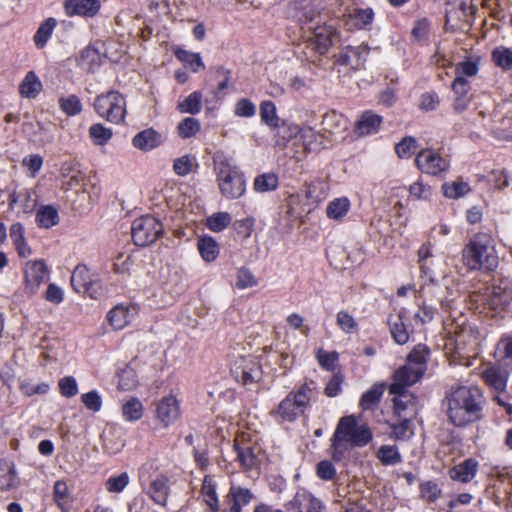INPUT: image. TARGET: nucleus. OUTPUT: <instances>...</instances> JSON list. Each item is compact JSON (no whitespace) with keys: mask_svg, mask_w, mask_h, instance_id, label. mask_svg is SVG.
I'll list each match as a JSON object with an SVG mask.
<instances>
[{"mask_svg":"<svg viewBox=\"0 0 512 512\" xmlns=\"http://www.w3.org/2000/svg\"><path fill=\"white\" fill-rule=\"evenodd\" d=\"M446 401L448 418L455 426H466L481 418L482 393L477 387L451 388Z\"/></svg>","mask_w":512,"mask_h":512,"instance_id":"obj_1","label":"nucleus"},{"mask_svg":"<svg viewBox=\"0 0 512 512\" xmlns=\"http://www.w3.org/2000/svg\"><path fill=\"white\" fill-rule=\"evenodd\" d=\"M464 264L470 270H494L499 263L494 239L487 233L473 235L462 251Z\"/></svg>","mask_w":512,"mask_h":512,"instance_id":"obj_2","label":"nucleus"},{"mask_svg":"<svg viewBox=\"0 0 512 512\" xmlns=\"http://www.w3.org/2000/svg\"><path fill=\"white\" fill-rule=\"evenodd\" d=\"M373 439L369 426L365 423H358L354 415L340 418L335 432L331 439V446L334 450L333 459L340 460L342 443H348L352 447H364Z\"/></svg>","mask_w":512,"mask_h":512,"instance_id":"obj_3","label":"nucleus"},{"mask_svg":"<svg viewBox=\"0 0 512 512\" xmlns=\"http://www.w3.org/2000/svg\"><path fill=\"white\" fill-rule=\"evenodd\" d=\"M213 163L222 196L229 200L243 196L246 191V180L232 159L222 153H216L213 156Z\"/></svg>","mask_w":512,"mask_h":512,"instance_id":"obj_4","label":"nucleus"},{"mask_svg":"<svg viewBox=\"0 0 512 512\" xmlns=\"http://www.w3.org/2000/svg\"><path fill=\"white\" fill-rule=\"evenodd\" d=\"M430 356V349L425 344L416 345L407 355L406 364L398 368L393 374L392 390L404 385H414L418 382L427 370V361Z\"/></svg>","mask_w":512,"mask_h":512,"instance_id":"obj_5","label":"nucleus"},{"mask_svg":"<svg viewBox=\"0 0 512 512\" xmlns=\"http://www.w3.org/2000/svg\"><path fill=\"white\" fill-rule=\"evenodd\" d=\"M313 388L303 384L295 392H290L278 405L274 412L283 421L293 422L302 415L310 404Z\"/></svg>","mask_w":512,"mask_h":512,"instance_id":"obj_6","label":"nucleus"},{"mask_svg":"<svg viewBox=\"0 0 512 512\" xmlns=\"http://www.w3.org/2000/svg\"><path fill=\"white\" fill-rule=\"evenodd\" d=\"M94 108L97 114L115 124L121 123L126 115V101L117 91H109L96 97Z\"/></svg>","mask_w":512,"mask_h":512,"instance_id":"obj_7","label":"nucleus"},{"mask_svg":"<svg viewBox=\"0 0 512 512\" xmlns=\"http://www.w3.org/2000/svg\"><path fill=\"white\" fill-rule=\"evenodd\" d=\"M308 29L310 30V35L305 43L307 51L303 52L307 60L315 62L313 54L319 56L326 54L337 37V31L331 25H318Z\"/></svg>","mask_w":512,"mask_h":512,"instance_id":"obj_8","label":"nucleus"},{"mask_svg":"<svg viewBox=\"0 0 512 512\" xmlns=\"http://www.w3.org/2000/svg\"><path fill=\"white\" fill-rule=\"evenodd\" d=\"M162 233V223L151 215L142 216L132 223L131 235L137 246L145 247L154 243Z\"/></svg>","mask_w":512,"mask_h":512,"instance_id":"obj_9","label":"nucleus"},{"mask_svg":"<svg viewBox=\"0 0 512 512\" xmlns=\"http://www.w3.org/2000/svg\"><path fill=\"white\" fill-rule=\"evenodd\" d=\"M234 378L243 385L258 383L262 378L259 360L254 356H242L231 367Z\"/></svg>","mask_w":512,"mask_h":512,"instance_id":"obj_10","label":"nucleus"},{"mask_svg":"<svg viewBox=\"0 0 512 512\" xmlns=\"http://www.w3.org/2000/svg\"><path fill=\"white\" fill-rule=\"evenodd\" d=\"M71 285L78 293H86L91 298H98L102 287L96 275L86 265H77L71 275Z\"/></svg>","mask_w":512,"mask_h":512,"instance_id":"obj_11","label":"nucleus"},{"mask_svg":"<svg viewBox=\"0 0 512 512\" xmlns=\"http://www.w3.org/2000/svg\"><path fill=\"white\" fill-rule=\"evenodd\" d=\"M417 168L425 174L439 176L449 170V160L442 157L433 149L425 148L418 152L415 158Z\"/></svg>","mask_w":512,"mask_h":512,"instance_id":"obj_12","label":"nucleus"},{"mask_svg":"<svg viewBox=\"0 0 512 512\" xmlns=\"http://www.w3.org/2000/svg\"><path fill=\"white\" fill-rule=\"evenodd\" d=\"M410 386L403 384L398 392H393L392 383L389 386V393L395 395L393 399L394 413L399 418L413 419L417 414V398L406 390Z\"/></svg>","mask_w":512,"mask_h":512,"instance_id":"obj_13","label":"nucleus"},{"mask_svg":"<svg viewBox=\"0 0 512 512\" xmlns=\"http://www.w3.org/2000/svg\"><path fill=\"white\" fill-rule=\"evenodd\" d=\"M180 404L174 395L162 397L156 405V419L167 428L180 418Z\"/></svg>","mask_w":512,"mask_h":512,"instance_id":"obj_14","label":"nucleus"},{"mask_svg":"<svg viewBox=\"0 0 512 512\" xmlns=\"http://www.w3.org/2000/svg\"><path fill=\"white\" fill-rule=\"evenodd\" d=\"M286 506L297 512H322L325 509V504L305 489L297 491Z\"/></svg>","mask_w":512,"mask_h":512,"instance_id":"obj_15","label":"nucleus"},{"mask_svg":"<svg viewBox=\"0 0 512 512\" xmlns=\"http://www.w3.org/2000/svg\"><path fill=\"white\" fill-rule=\"evenodd\" d=\"M234 447L237 459L245 469H252L259 464L262 452L259 445L247 440H236Z\"/></svg>","mask_w":512,"mask_h":512,"instance_id":"obj_16","label":"nucleus"},{"mask_svg":"<svg viewBox=\"0 0 512 512\" xmlns=\"http://www.w3.org/2000/svg\"><path fill=\"white\" fill-rule=\"evenodd\" d=\"M101 7L99 0H64L63 8L68 17H93Z\"/></svg>","mask_w":512,"mask_h":512,"instance_id":"obj_17","label":"nucleus"},{"mask_svg":"<svg viewBox=\"0 0 512 512\" xmlns=\"http://www.w3.org/2000/svg\"><path fill=\"white\" fill-rule=\"evenodd\" d=\"M451 89L454 94L453 110L456 113L465 111L469 107L471 100L469 96L470 82L464 77H455L451 84Z\"/></svg>","mask_w":512,"mask_h":512,"instance_id":"obj_18","label":"nucleus"},{"mask_svg":"<svg viewBox=\"0 0 512 512\" xmlns=\"http://www.w3.org/2000/svg\"><path fill=\"white\" fill-rule=\"evenodd\" d=\"M253 498V494L247 488L232 485L225 497L228 507L222 512H241L242 507L248 505Z\"/></svg>","mask_w":512,"mask_h":512,"instance_id":"obj_19","label":"nucleus"},{"mask_svg":"<svg viewBox=\"0 0 512 512\" xmlns=\"http://www.w3.org/2000/svg\"><path fill=\"white\" fill-rule=\"evenodd\" d=\"M512 301V278L505 277L493 287L490 304L494 309H505Z\"/></svg>","mask_w":512,"mask_h":512,"instance_id":"obj_20","label":"nucleus"},{"mask_svg":"<svg viewBox=\"0 0 512 512\" xmlns=\"http://www.w3.org/2000/svg\"><path fill=\"white\" fill-rule=\"evenodd\" d=\"M24 272L26 285L31 292H34L48 278L49 273L46 264L41 260L27 262Z\"/></svg>","mask_w":512,"mask_h":512,"instance_id":"obj_21","label":"nucleus"},{"mask_svg":"<svg viewBox=\"0 0 512 512\" xmlns=\"http://www.w3.org/2000/svg\"><path fill=\"white\" fill-rule=\"evenodd\" d=\"M368 54L369 48L367 46H347L339 53L338 62L353 69H359L366 62Z\"/></svg>","mask_w":512,"mask_h":512,"instance_id":"obj_22","label":"nucleus"},{"mask_svg":"<svg viewBox=\"0 0 512 512\" xmlns=\"http://www.w3.org/2000/svg\"><path fill=\"white\" fill-rule=\"evenodd\" d=\"M479 463L474 458H467L454 465L448 472L450 479L461 483H469L476 476Z\"/></svg>","mask_w":512,"mask_h":512,"instance_id":"obj_23","label":"nucleus"},{"mask_svg":"<svg viewBox=\"0 0 512 512\" xmlns=\"http://www.w3.org/2000/svg\"><path fill=\"white\" fill-rule=\"evenodd\" d=\"M136 310L133 306L117 305L107 314V320L114 330L125 328L134 318Z\"/></svg>","mask_w":512,"mask_h":512,"instance_id":"obj_24","label":"nucleus"},{"mask_svg":"<svg viewBox=\"0 0 512 512\" xmlns=\"http://www.w3.org/2000/svg\"><path fill=\"white\" fill-rule=\"evenodd\" d=\"M382 117L373 111L363 112L356 122L355 132L359 136H366L377 133L382 124Z\"/></svg>","mask_w":512,"mask_h":512,"instance_id":"obj_25","label":"nucleus"},{"mask_svg":"<svg viewBox=\"0 0 512 512\" xmlns=\"http://www.w3.org/2000/svg\"><path fill=\"white\" fill-rule=\"evenodd\" d=\"M161 143V134L153 128L140 131L132 139L133 146L142 151H150L158 147Z\"/></svg>","mask_w":512,"mask_h":512,"instance_id":"obj_26","label":"nucleus"},{"mask_svg":"<svg viewBox=\"0 0 512 512\" xmlns=\"http://www.w3.org/2000/svg\"><path fill=\"white\" fill-rule=\"evenodd\" d=\"M217 484L211 475H206L202 482L201 496L208 506L209 512H219V499L217 495Z\"/></svg>","mask_w":512,"mask_h":512,"instance_id":"obj_27","label":"nucleus"},{"mask_svg":"<svg viewBox=\"0 0 512 512\" xmlns=\"http://www.w3.org/2000/svg\"><path fill=\"white\" fill-rule=\"evenodd\" d=\"M125 446V439L120 428L112 427L103 434V450L115 455L119 453Z\"/></svg>","mask_w":512,"mask_h":512,"instance_id":"obj_28","label":"nucleus"},{"mask_svg":"<svg viewBox=\"0 0 512 512\" xmlns=\"http://www.w3.org/2000/svg\"><path fill=\"white\" fill-rule=\"evenodd\" d=\"M20 486V478L16 471L14 462L8 461L4 463V467L0 468V490L10 491Z\"/></svg>","mask_w":512,"mask_h":512,"instance_id":"obj_29","label":"nucleus"},{"mask_svg":"<svg viewBox=\"0 0 512 512\" xmlns=\"http://www.w3.org/2000/svg\"><path fill=\"white\" fill-rule=\"evenodd\" d=\"M42 91V83L34 71H29L19 84V93L23 98L35 99Z\"/></svg>","mask_w":512,"mask_h":512,"instance_id":"obj_30","label":"nucleus"},{"mask_svg":"<svg viewBox=\"0 0 512 512\" xmlns=\"http://www.w3.org/2000/svg\"><path fill=\"white\" fill-rule=\"evenodd\" d=\"M147 493L156 504L164 506L169 495L168 479L157 477L150 483Z\"/></svg>","mask_w":512,"mask_h":512,"instance_id":"obj_31","label":"nucleus"},{"mask_svg":"<svg viewBox=\"0 0 512 512\" xmlns=\"http://www.w3.org/2000/svg\"><path fill=\"white\" fill-rule=\"evenodd\" d=\"M388 325L391 336L397 344L404 345L409 341L410 335L403 322V316L401 313L390 315L388 318Z\"/></svg>","mask_w":512,"mask_h":512,"instance_id":"obj_32","label":"nucleus"},{"mask_svg":"<svg viewBox=\"0 0 512 512\" xmlns=\"http://www.w3.org/2000/svg\"><path fill=\"white\" fill-rule=\"evenodd\" d=\"M507 372L498 366L488 367L482 374L485 382L492 388L502 391L506 387Z\"/></svg>","mask_w":512,"mask_h":512,"instance_id":"obj_33","label":"nucleus"},{"mask_svg":"<svg viewBox=\"0 0 512 512\" xmlns=\"http://www.w3.org/2000/svg\"><path fill=\"white\" fill-rule=\"evenodd\" d=\"M58 209L52 205L41 206L36 213V222L40 228L49 229L59 223Z\"/></svg>","mask_w":512,"mask_h":512,"instance_id":"obj_34","label":"nucleus"},{"mask_svg":"<svg viewBox=\"0 0 512 512\" xmlns=\"http://www.w3.org/2000/svg\"><path fill=\"white\" fill-rule=\"evenodd\" d=\"M197 248L201 257L206 262L214 261L219 255V245L216 240L210 236L199 237Z\"/></svg>","mask_w":512,"mask_h":512,"instance_id":"obj_35","label":"nucleus"},{"mask_svg":"<svg viewBox=\"0 0 512 512\" xmlns=\"http://www.w3.org/2000/svg\"><path fill=\"white\" fill-rule=\"evenodd\" d=\"M203 95L200 91H194L177 105V109L183 114H198L202 109Z\"/></svg>","mask_w":512,"mask_h":512,"instance_id":"obj_36","label":"nucleus"},{"mask_svg":"<svg viewBox=\"0 0 512 512\" xmlns=\"http://www.w3.org/2000/svg\"><path fill=\"white\" fill-rule=\"evenodd\" d=\"M385 390V384H374L367 390L361 397L359 405L363 410H370L374 408L381 400Z\"/></svg>","mask_w":512,"mask_h":512,"instance_id":"obj_37","label":"nucleus"},{"mask_svg":"<svg viewBox=\"0 0 512 512\" xmlns=\"http://www.w3.org/2000/svg\"><path fill=\"white\" fill-rule=\"evenodd\" d=\"M56 25L57 21L55 18L52 17L47 18L44 22L40 24L33 37L34 44L37 48L41 49L47 44Z\"/></svg>","mask_w":512,"mask_h":512,"instance_id":"obj_38","label":"nucleus"},{"mask_svg":"<svg viewBox=\"0 0 512 512\" xmlns=\"http://www.w3.org/2000/svg\"><path fill=\"white\" fill-rule=\"evenodd\" d=\"M174 54L179 61L189 66L194 73L205 68L200 53L190 52L178 47L174 50Z\"/></svg>","mask_w":512,"mask_h":512,"instance_id":"obj_39","label":"nucleus"},{"mask_svg":"<svg viewBox=\"0 0 512 512\" xmlns=\"http://www.w3.org/2000/svg\"><path fill=\"white\" fill-rule=\"evenodd\" d=\"M319 14V10L311 3L310 0H301L299 5L296 7L294 17L299 23L308 24L319 16Z\"/></svg>","mask_w":512,"mask_h":512,"instance_id":"obj_40","label":"nucleus"},{"mask_svg":"<svg viewBox=\"0 0 512 512\" xmlns=\"http://www.w3.org/2000/svg\"><path fill=\"white\" fill-rule=\"evenodd\" d=\"M144 407L136 397H131L122 405V415L126 421L135 422L142 418Z\"/></svg>","mask_w":512,"mask_h":512,"instance_id":"obj_41","label":"nucleus"},{"mask_svg":"<svg viewBox=\"0 0 512 512\" xmlns=\"http://www.w3.org/2000/svg\"><path fill=\"white\" fill-rule=\"evenodd\" d=\"M493 63L503 71L512 69V49L505 46H498L491 53Z\"/></svg>","mask_w":512,"mask_h":512,"instance_id":"obj_42","label":"nucleus"},{"mask_svg":"<svg viewBox=\"0 0 512 512\" xmlns=\"http://www.w3.org/2000/svg\"><path fill=\"white\" fill-rule=\"evenodd\" d=\"M260 117L261 121L265 123L267 126L275 129L279 127V117L277 115V110L275 104L266 100L261 102L260 104Z\"/></svg>","mask_w":512,"mask_h":512,"instance_id":"obj_43","label":"nucleus"},{"mask_svg":"<svg viewBox=\"0 0 512 512\" xmlns=\"http://www.w3.org/2000/svg\"><path fill=\"white\" fill-rule=\"evenodd\" d=\"M350 208V201L346 197L335 198L326 208L328 218L338 220L343 218Z\"/></svg>","mask_w":512,"mask_h":512,"instance_id":"obj_44","label":"nucleus"},{"mask_svg":"<svg viewBox=\"0 0 512 512\" xmlns=\"http://www.w3.org/2000/svg\"><path fill=\"white\" fill-rule=\"evenodd\" d=\"M442 490L436 481L428 480L419 484V497L428 503H433L441 497Z\"/></svg>","mask_w":512,"mask_h":512,"instance_id":"obj_45","label":"nucleus"},{"mask_svg":"<svg viewBox=\"0 0 512 512\" xmlns=\"http://www.w3.org/2000/svg\"><path fill=\"white\" fill-rule=\"evenodd\" d=\"M377 458L385 466L396 465L402 461L396 446L382 445L377 451Z\"/></svg>","mask_w":512,"mask_h":512,"instance_id":"obj_46","label":"nucleus"},{"mask_svg":"<svg viewBox=\"0 0 512 512\" xmlns=\"http://www.w3.org/2000/svg\"><path fill=\"white\" fill-rule=\"evenodd\" d=\"M113 132L110 128L97 123L89 128V136L95 145L103 146L112 138Z\"/></svg>","mask_w":512,"mask_h":512,"instance_id":"obj_47","label":"nucleus"},{"mask_svg":"<svg viewBox=\"0 0 512 512\" xmlns=\"http://www.w3.org/2000/svg\"><path fill=\"white\" fill-rule=\"evenodd\" d=\"M232 221L228 212H217L209 216L206 220V226L213 232H221L226 229Z\"/></svg>","mask_w":512,"mask_h":512,"instance_id":"obj_48","label":"nucleus"},{"mask_svg":"<svg viewBox=\"0 0 512 512\" xmlns=\"http://www.w3.org/2000/svg\"><path fill=\"white\" fill-rule=\"evenodd\" d=\"M17 202L22 203L23 211L25 213L31 212L36 204V199L34 192L30 189H24L18 193H13L10 195V204H15Z\"/></svg>","mask_w":512,"mask_h":512,"instance_id":"obj_49","label":"nucleus"},{"mask_svg":"<svg viewBox=\"0 0 512 512\" xmlns=\"http://www.w3.org/2000/svg\"><path fill=\"white\" fill-rule=\"evenodd\" d=\"M277 187L278 177L273 173L259 175L254 180V189L260 193L274 191Z\"/></svg>","mask_w":512,"mask_h":512,"instance_id":"obj_50","label":"nucleus"},{"mask_svg":"<svg viewBox=\"0 0 512 512\" xmlns=\"http://www.w3.org/2000/svg\"><path fill=\"white\" fill-rule=\"evenodd\" d=\"M200 128L201 125L198 119L186 117L178 124L177 132L182 139H188L195 136Z\"/></svg>","mask_w":512,"mask_h":512,"instance_id":"obj_51","label":"nucleus"},{"mask_svg":"<svg viewBox=\"0 0 512 512\" xmlns=\"http://www.w3.org/2000/svg\"><path fill=\"white\" fill-rule=\"evenodd\" d=\"M130 477L127 472L109 477L105 482V488L109 493H121L129 484Z\"/></svg>","mask_w":512,"mask_h":512,"instance_id":"obj_52","label":"nucleus"},{"mask_svg":"<svg viewBox=\"0 0 512 512\" xmlns=\"http://www.w3.org/2000/svg\"><path fill=\"white\" fill-rule=\"evenodd\" d=\"M59 106L69 116L77 115L82 111L81 100L76 95H70L66 98L61 97L59 99Z\"/></svg>","mask_w":512,"mask_h":512,"instance_id":"obj_53","label":"nucleus"},{"mask_svg":"<svg viewBox=\"0 0 512 512\" xmlns=\"http://www.w3.org/2000/svg\"><path fill=\"white\" fill-rule=\"evenodd\" d=\"M443 193L448 198H459L467 194L470 190L468 183L455 181L452 183H444L442 185Z\"/></svg>","mask_w":512,"mask_h":512,"instance_id":"obj_54","label":"nucleus"},{"mask_svg":"<svg viewBox=\"0 0 512 512\" xmlns=\"http://www.w3.org/2000/svg\"><path fill=\"white\" fill-rule=\"evenodd\" d=\"M197 166L196 159L190 155H184L174 160L173 170L179 176H185Z\"/></svg>","mask_w":512,"mask_h":512,"instance_id":"obj_55","label":"nucleus"},{"mask_svg":"<svg viewBox=\"0 0 512 512\" xmlns=\"http://www.w3.org/2000/svg\"><path fill=\"white\" fill-rule=\"evenodd\" d=\"M336 323L339 328L347 334H353L358 330V324L354 317L347 311H339L336 316Z\"/></svg>","mask_w":512,"mask_h":512,"instance_id":"obj_56","label":"nucleus"},{"mask_svg":"<svg viewBox=\"0 0 512 512\" xmlns=\"http://www.w3.org/2000/svg\"><path fill=\"white\" fill-rule=\"evenodd\" d=\"M398 423L391 425V430L397 440H407L413 435L411 418H399Z\"/></svg>","mask_w":512,"mask_h":512,"instance_id":"obj_57","label":"nucleus"},{"mask_svg":"<svg viewBox=\"0 0 512 512\" xmlns=\"http://www.w3.org/2000/svg\"><path fill=\"white\" fill-rule=\"evenodd\" d=\"M479 71V60L469 59L457 63L455 67L456 77H473Z\"/></svg>","mask_w":512,"mask_h":512,"instance_id":"obj_58","label":"nucleus"},{"mask_svg":"<svg viewBox=\"0 0 512 512\" xmlns=\"http://www.w3.org/2000/svg\"><path fill=\"white\" fill-rule=\"evenodd\" d=\"M60 394L66 398H72L78 394V384L73 376H65L58 382Z\"/></svg>","mask_w":512,"mask_h":512,"instance_id":"obj_59","label":"nucleus"},{"mask_svg":"<svg viewBox=\"0 0 512 512\" xmlns=\"http://www.w3.org/2000/svg\"><path fill=\"white\" fill-rule=\"evenodd\" d=\"M430 32V22L426 18H421L415 21L411 34L418 42H423L428 39Z\"/></svg>","mask_w":512,"mask_h":512,"instance_id":"obj_60","label":"nucleus"},{"mask_svg":"<svg viewBox=\"0 0 512 512\" xmlns=\"http://www.w3.org/2000/svg\"><path fill=\"white\" fill-rule=\"evenodd\" d=\"M416 148V139L408 136L404 137L396 146L395 152L400 158H410Z\"/></svg>","mask_w":512,"mask_h":512,"instance_id":"obj_61","label":"nucleus"},{"mask_svg":"<svg viewBox=\"0 0 512 512\" xmlns=\"http://www.w3.org/2000/svg\"><path fill=\"white\" fill-rule=\"evenodd\" d=\"M81 402L92 412H99L102 408V398L96 390L82 394Z\"/></svg>","mask_w":512,"mask_h":512,"instance_id":"obj_62","label":"nucleus"},{"mask_svg":"<svg viewBox=\"0 0 512 512\" xmlns=\"http://www.w3.org/2000/svg\"><path fill=\"white\" fill-rule=\"evenodd\" d=\"M234 113L238 117L250 118L255 115L256 107L251 100L247 98H241L235 104Z\"/></svg>","mask_w":512,"mask_h":512,"instance_id":"obj_63","label":"nucleus"},{"mask_svg":"<svg viewBox=\"0 0 512 512\" xmlns=\"http://www.w3.org/2000/svg\"><path fill=\"white\" fill-rule=\"evenodd\" d=\"M54 500L56 504L63 510L69 496V490L66 482L56 481L53 488Z\"/></svg>","mask_w":512,"mask_h":512,"instance_id":"obj_64","label":"nucleus"}]
</instances>
